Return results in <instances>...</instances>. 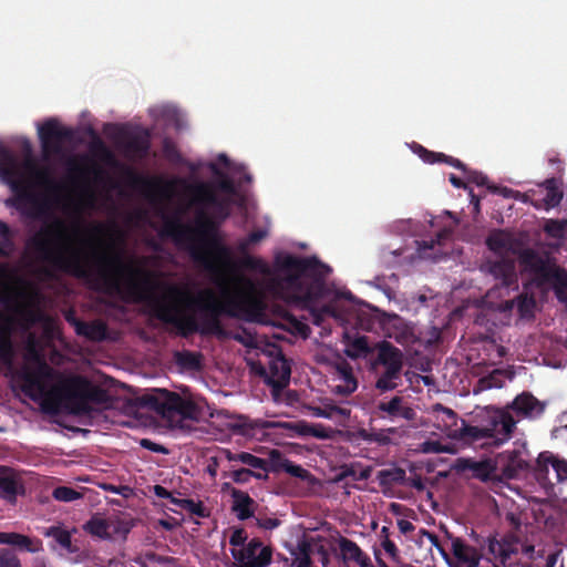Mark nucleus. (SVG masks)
I'll use <instances>...</instances> for the list:
<instances>
[{"mask_svg": "<svg viewBox=\"0 0 567 567\" xmlns=\"http://www.w3.org/2000/svg\"><path fill=\"white\" fill-rule=\"evenodd\" d=\"M63 220L54 217L25 240L27 255L35 262L42 265L39 274L48 279L55 277L56 272L71 275L83 279L100 291L110 295H127L143 299L151 288L150 274L125 262L120 254L109 255L93 252L92 267L86 256L80 249L63 245Z\"/></svg>", "mask_w": 567, "mask_h": 567, "instance_id": "obj_1", "label": "nucleus"}, {"mask_svg": "<svg viewBox=\"0 0 567 567\" xmlns=\"http://www.w3.org/2000/svg\"><path fill=\"white\" fill-rule=\"evenodd\" d=\"M248 291L236 289L231 292L226 286L221 288L223 300H218L210 289L202 290L196 297L176 286L168 288L173 301L154 299L153 316L163 323L173 326L179 336L187 338L194 333L203 336L223 333L221 316L245 320L256 319L262 311V302L251 293L254 284L247 278H239Z\"/></svg>", "mask_w": 567, "mask_h": 567, "instance_id": "obj_2", "label": "nucleus"}, {"mask_svg": "<svg viewBox=\"0 0 567 567\" xmlns=\"http://www.w3.org/2000/svg\"><path fill=\"white\" fill-rule=\"evenodd\" d=\"M240 266L270 276L268 288L272 295L290 306L311 311L316 324L326 316L337 317L333 303L315 307L328 293L326 279L331 272V268L316 256L279 254L271 271L262 259L245 255Z\"/></svg>", "mask_w": 567, "mask_h": 567, "instance_id": "obj_3", "label": "nucleus"}, {"mask_svg": "<svg viewBox=\"0 0 567 567\" xmlns=\"http://www.w3.org/2000/svg\"><path fill=\"white\" fill-rule=\"evenodd\" d=\"M19 378L22 392L33 401L41 400L43 411L50 413L56 412L59 399H64L75 414H87L92 411L91 403L105 405L111 400L106 390L81 375L66 378L50 390L49 384L56 378V372L40 359L34 368L23 367Z\"/></svg>", "mask_w": 567, "mask_h": 567, "instance_id": "obj_4", "label": "nucleus"}, {"mask_svg": "<svg viewBox=\"0 0 567 567\" xmlns=\"http://www.w3.org/2000/svg\"><path fill=\"white\" fill-rule=\"evenodd\" d=\"M195 225H183L178 219L166 221L165 229L178 244H184L193 261L216 279L224 277L231 264V251L220 239L223 221L208 210L195 207Z\"/></svg>", "mask_w": 567, "mask_h": 567, "instance_id": "obj_5", "label": "nucleus"}, {"mask_svg": "<svg viewBox=\"0 0 567 567\" xmlns=\"http://www.w3.org/2000/svg\"><path fill=\"white\" fill-rule=\"evenodd\" d=\"M0 178L14 194L11 205L23 216L35 220H44L50 216L51 202L48 195L34 192L35 187L47 190L58 187L49 166H39L30 178H25L19 168L17 155L0 144Z\"/></svg>", "mask_w": 567, "mask_h": 567, "instance_id": "obj_6", "label": "nucleus"}, {"mask_svg": "<svg viewBox=\"0 0 567 567\" xmlns=\"http://www.w3.org/2000/svg\"><path fill=\"white\" fill-rule=\"evenodd\" d=\"M140 402L168 421L194 420L198 412L197 405L190 399L167 389H152L140 398Z\"/></svg>", "mask_w": 567, "mask_h": 567, "instance_id": "obj_7", "label": "nucleus"}, {"mask_svg": "<svg viewBox=\"0 0 567 567\" xmlns=\"http://www.w3.org/2000/svg\"><path fill=\"white\" fill-rule=\"evenodd\" d=\"M524 265L535 275L538 286L549 285L553 287L558 300L565 301L567 296V271L556 265L555 261L538 256L533 250H527L522 256Z\"/></svg>", "mask_w": 567, "mask_h": 567, "instance_id": "obj_8", "label": "nucleus"}, {"mask_svg": "<svg viewBox=\"0 0 567 567\" xmlns=\"http://www.w3.org/2000/svg\"><path fill=\"white\" fill-rule=\"evenodd\" d=\"M377 358L372 362V368L378 365L384 368L383 373L377 379L375 388L381 392L392 391L398 388L401 381L403 369V352L386 340L375 343Z\"/></svg>", "mask_w": 567, "mask_h": 567, "instance_id": "obj_9", "label": "nucleus"}, {"mask_svg": "<svg viewBox=\"0 0 567 567\" xmlns=\"http://www.w3.org/2000/svg\"><path fill=\"white\" fill-rule=\"evenodd\" d=\"M177 182L184 185L186 193L190 196L192 206L206 210L212 208L209 214L219 221H224L230 216V198L218 196L213 183L196 182L188 184L184 179Z\"/></svg>", "mask_w": 567, "mask_h": 567, "instance_id": "obj_10", "label": "nucleus"}, {"mask_svg": "<svg viewBox=\"0 0 567 567\" xmlns=\"http://www.w3.org/2000/svg\"><path fill=\"white\" fill-rule=\"evenodd\" d=\"M38 135L44 161L62 155L64 143L74 140L73 128L61 125L55 118H49L41 124L38 127Z\"/></svg>", "mask_w": 567, "mask_h": 567, "instance_id": "obj_11", "label": "nucleus"}, {"mask_svg": "<svg viewBox=\"0 0 567 567\" xmlns=\"http://www.w3.org/2000/svg\"><path fill=\"white\" fill-rule=\"evenodd\" d=\"M491 447H499L507 442L516 427V421L512 414L504 410H495L489 413L481 424Z\"/></svg>", "mask_w": 567, "mask_h": 567, "instance_id": "obj_12", "label": "nucleus"}, {"mask_svg": "<svg viewBox=\"0 0 567 567\" xmlns=\"http://www.w3.org/2000/svg\"><path fill=\"white\" fill-rule=\"evenodd\" d=\"M260 375H265V382L271 388L274 396H278L280 392L288 386L291 375V367L289 361L282 354L280 348L275 347L270 352L268 372L262 368L260 370Z\"/></svg>", "mask_w": 567, "mask_h": 567, "instance_id": "obj_13", "label": "nucleus"}, {"mask_svg": "<svg viewBox=\"0 0 567 567\" xmlns=\"http://www.w3.org/2000/svg\"><path fill=\"white\" fill-rule=\"evenodd\" d=\"M231 556L238 567H268L272 561V549L255 537L243 548H231Z\"/></svg>", "mask_w": 567, "mask_h": 567, "instance_id": "obj_14", "label": "nucleus"}, {"mask_svg": "<svg viewBox=\"0 0 567 567\" xmlns=\"http://www.w3.org/2000/svg\"><path fill=\"white\" fill-rule=\"evenodd\" d=\"M231 431L236 434L264 441L268 436L267 430L276 427L291 429L292 425L284 422L268 421L261 419H250L246 415H238L229 424Z\"/></svg>", "mask_w": 567, "mask_h": 567, "instance_id": "obj_15", "label": "nucleus"}, {"mask_svg": "<svg viewBox=\"0 0 567 567\" xmlns=\"http://www.w3.org/2000/svg\"><path fill=\"white\" fill-rule=\"evenodd\" d=\"M549 467L553 468L558 483L567 482V461L545 451L538 455L534 467L535 477L540 484L553 485V480L549 477Z\"/></svg>", "mask_w": 567, "mask_h": 567, "instance_id": "obj_16", "label": "nucleus"}, {"mask_svg": "<svg viewBox=\"0 0 567 567\" xmlns=\"http://www.w3.org/2000/svg\"><path fill=\"white\" fill-rule=\"evenodd\" d=\"M117 145L126 157L143 159L148 155L151 148L150 134L147 131L132 134L120 130Z\"/></svg>", "mask_w": 567, "mask_h": 567, "instance_id": "obj_17", "label": "nucleus"}, {"mask_svg": "<svg viewBox=\"0 0 567 567\" xmlns=\"http://www.w3.org/2000/svg\"><path fill=\"white\" fill-rule=\"evenodd\" d=\"M382 328L388 338L401 346H410L416 340L413 327L399 315H386L382 320Z\"/></svg>", "mask_w": 567, "mask_h": 567, "instance_id": "obj_18", "label": "nucleus"}, {"mask_svg": "<svg viewBox=\"0 0 567 567\" xmlns=\"http://www.w3.org/2000/svg\"><path fill=\"white\" fill-rule=\"evenodd\" d=\"M485 545L488 554L503 566L511 564L512 556L518 553V539L514 535H506L502 539H497L496 536L491 535L486 538L482 547Z\"/></svg>", "mask_w": 567, "mask_h": 567, "instance_id": "obj_19", "label": "nucleus"}, {"mask_svg": "<svg viewBox=\"0 0 567 567\" xmlns=\"http://www.w3.org/2000/svg\"><path fill=\"white\" fill-rule=\"evenodd\" d=\"M496 470L507 480L519 476L522 472L528 468V463L522 457L520 450L505 451L499 453L495 460Z\"/></svg>", "mask_w": 567, "mask_h": 567, "instance_id": "obj_20", "label": "nucleus"}, {"mask_svg": "<svg viewBox=\"0 0 567 567\" xmlns=\"http://www.w3.org/2000/svg\"><path fill=\"white\" fill-rule=\"evenodd\" d=\"M66 321L74 328L78 336L94 342L104 341L107 338V326L102 320L83 321L73 315H68Z\"/></svg>", "mask_w": 567, "mask_h": 567, "instance_id": "obj_21", "label": "nucleus"}, {"mask_svg": "<svg viewBox=\"0 0 567 567\" xmlns=\"http://www.w3.org/2000/svg\"><path fill=\"white\" fill-rule=\"evenodd\" d=\"M23 494L24 486L16 472L8 466L0 465V499L16 504L18 495Z\"/></svg>", "mask_w": 567, "mask_h": 567, "instance_id": "obj_22", "label": "nucleus"}, {"mask_svg": "<svg viewBox=\"0 0 567 567\" xmlns=\"http://www.w3.org/2000/svg\"><path fill=\"white\" fill-rule=\"evenodd\" d=\"M488 272L506 289H518V277L515 264L509 259H501L488 265ZM498 286V284L496 285Z\"/></svg>", "mask_w": 567, "mask_h": 567, "instance_id": "obj_23", "label": "nucleus"}, {"mask_svg": "<svg viewBox=\"0 0 567 567\" xmlns=\"http://www.w3.org/2000/svg\"><path fill=\"white\" fill-rule=\"evenodd\" d=\"M481 425L467 424L461 420L460 429L450 431V437L473 446L492 449Z\"/></svg>", "mask_w": 567, "mask_h": 567, "instance_id": "obj_24", "label": "nucleus"}, {"mask_svg": "<svg viewBox=\"0 0 567 567\" xmlns=\"http://www.w3.org/2000/svg\"><path fill=\"white\" fill-rule=\"evenodd\" d=\"M509 408L518 415L537 417L543 414L545 403L537 400L532 393L523 392L514 399Z\"/></svg>", "mask_w": 567, "mask_h": 567, "instance_id": "obj_25", "label": "nucleus"}, {"mask_svg": "<svg viewBox=\"0 0 567 567\" xmlns=\"http://www.w3.org/2000/svg\"><path fill=\"white\" fill-rule=\"evenodd\" d=\"M452 540V553L462 567H478L481 554L473 546L467 545L460 537H450Z\"/></svg>", "mask_w": 567, "mask_h": 567, "instance_id": "obj_26", "label": "nucleus"}, {"mask_svg": "<svg viewBox=\"0 0 567 567\" xmlns=\"http://www.w3.org/2000/svg\"><path fill=\"white\" fill-rule=\"evenodd\" d=\"M343 343L346 346V355L352 360L367 358L369 354L375 351V344L371 347L369 344V337L367 336L351 337L346 332L343 336Z\"/></svg>", "mask_w": 567, "mask_h": 567, "instance_id": "obj_27", "label": "nucleus"}, {"mask_svg": "<svg viewBox=\"0 0 567 567\" xmlns=\"http://www.w3.org/2000/svg\"><path fill=\"white\" fill-rule=\"evenodd\" d=\"M341 557L344 561H352L360 567L371 566L370 558L361 550L353 540L340 536L338 539Z\"/></svg>", "mask_w": 567, "mask_h": 567, "instance_id": "obj_28", "label": "nucleus"}, {"mask_svg": "<svg viewBox=\"0 0 567 567\" xmlns=\"http://www.w3.org/2000/svg\"><path fill=\"white\" fill-rule=\"evenodd\" d=\"M231 509L240 520L250 518L254 515L255 501L248 493L234 488L231 491Z\"/></svg>", "mask_w": 567, "mask_h": 567, "instance_id": "obj_29", "label": "nucleus"}, {"mask_svg": "<svg viewBox=\"0 0 567 567\" xmlns=\"http://www.w3.org/2000/svg\"><path fill=\"white\" fill-rule=\"evenodd\" d=\"M463 470L470 471L474 478H477L482 482H488L493 480L497 471L495 462H492L491 460H483L478 462L465 460Z\"/></svg>", "mask_w": 567, "mask_h": 567, "instance_id": "obj_30", "label": "nucleus"}, {"mask_svg": "<svg viewBox=\"0 0 567 567\" xmlns=\"http://www.w3.org/2000/svg\"><path fill=\"white\" fill-rule=\"evenodd\" d=\"M91 142L89 144L90 154L99 158L105 164L114 165L115 164V155L109 148V146L104 143V141L100 137V135L93 130L90 128Z\"/></svg>", "mask_w": 567, "mask_h": 567, "instance_id": "obj_31", "label": "nucleus"}, {"mask_svg": "<svg viewBox=\"0 0 567 567\" xmlns=\"http://www.w3.org/2000/svg\"><path fill=\"white\" fill-rule=\"evenodd\" d=\"M0 544L13 546L22 551L35 553L39 542H34L31 537L19 533L0 532Z\"/></svg>", "mask_w": 567, "mask_h": 567, "instance_id": "obj_32", "label": "nucleus"}, {"mask_svg": "<svg viewBox=\"0 0 567 567\" xmlns=\"http://www.w3.org/2000/svg\"><path fill=\"white\" fill-rule=\"evenodd\" d=\"M433 412L435 413L436 420L441 422L440 427L450 437V431L458 430L461 420L456 412L452 409L442 405L441 403H436L433 406Z\"/></svg>", "mask_w": 567, "mask_h": 567, "instance_id": "obj_33", "label": "nucleus"}, {"mask_svg": "<svg viewBox=\"0 0 567 567\" xmlns=\"http://www.w3.org/2000/svg\"><path fill=\"white\" fill-rule=\"evenodd\" d=\"M545 196L540 199V203L535 202L534 206L536 208H544L549 210L550 208H554L560 204L563 199V192L557 186L555 178H550L545 182Z\"/></svg>", "mask_w": 567, "mask_h": 567, "instance_id": "obj_34", "label": "nucleus"}, {"mask_svg": "<svg viewBox=\"0 0 567 567\" xmlns=\"http://www.w3.org/2000/svg\"><path fill=\"white\" fill-rule=\"evenodd\" d=\"M226 457L229 462H240L247 466L255 470H261L260 473H268V461L260 458L248 452L233 453L230 451H226Z\"/></svg>", "mask_w": 567, "mask_h": 567, "instance_id": "obj_35", "label": "nucleus"}, {"mask_svg": "<svg viewBox=\"0 0 567 567\" xmlns=\"http://www.w3.org/2000/svg\"><path fill=\"white\" fill-rule=\"evenodd\" d=\"M419 155L421 158H423L427 163H435V162H443L446 163L455 168H458L463 171L464 173L467 171V167L464 163H462L460 159L449 156L444 153H435L427 151L423 146L419 145Z\"/></svg>", "mask_w": 567, "mask_h": 567, "instance_id": "obj_36", "label": "nucleus"}, {"mask_svg": "<svg viewBox=\"0 0 567 567\" xmlns=\"http://www.w3.org/2000/svg\"><path fill=\"white\" fill-rule=\"evenodd\" d=\"M516 308L523 319H532L535 315L536 299L533 295L522 292L516 297Z\"/></svg>", "mask_w": 567, "mask_h": 567, "instance_id": "obj_37", "label": "nucleus"}, {"mask_svg": "<svg viewBox=\"0 0 567 567\" xmlns=\"http://www.w3.org/2000/svg\"><path fill=\"white\" fill-rule=\"evenodd\" d=\"M110 524L106 519L100 518V517H92L86 524H85V530L90 533L93 536H97L102 539H109L111 538L110 534Z\"/></svg>", "mask_w": 567, "mask_h": 567, "instance_id": "obj_38", "label": "nucleus"}, {"mask_svg": "<svg viewBox=\"0 0 567 567\" xmlns=\"http://www.w3.org/2000/svg\"><path fill=\"white\" fill-rule=\"evenodd\" d=\"M212 171L217 177V182L214 185L215 190L218 189L229 196L236 194V187L231 178H229L224 172L217 168L216 165H212Z\"/></svg>", "mask_w": 567, "mask_h": 567, "instance_id": "obj_39", "label": "nucleus"}, {"mask_svg": "<svg viewBox=\"0 0 567 567\" xmlns=\"http://www.w3.org/2000/svg\"><path fill=\"white\" fill-rule=\"evenodd\" d=\"M22 151L24 154V159L21 164L19 163V168H23L30 177L40 165L33 156L32 145L29 140H23Z\"/></svg>", "mask_w": 567, "mask_h": 567, "instance_id": "obj_40", "label": "nucleus"}, {"mask_svg": "<svg viewBox=\"0 0 567 567\" xmlns=\"http://www.w3.org/2000/svg\"><path fill=\"white\" fill-rule=\"evenodd\" d=\"M351 411L347 408H341L334 404H323V406L316 409V415L324 419H333L336 416H341L343 419H348L350 416Z\"/></svg>", "mask_w": 567, "mask_h": 567, "instance_id": "obj_41", "label": "nucleus"}, {"mask_svg": "<svg viewBox=\"0 0 567 567\" xmlns=\"http://www.w3.org/2000/svg\"><path fill=\"white\" fill-rule=\"evenodd\" d=\"M486 245L492 251L499 252L509 247V239L504 231L497 230L488 235Z\"/></svg>", "mask_w": 567, "mask_h": 567, "instance_id": "obj_42", "label": "nucleus"}, {"mask_svg": "<svg viewBox=\"0 0 567 567\" xmlns=\"http://www.w3.org/2000/svg\"><path fill=\"white\" fill-rule=\"evenodd\" d=\"M311 546L307 542L298 544V553L295 554L291 567H310L311 566Z\"/></svg>", "mask_w": 567, "mask_h": 567, "instance_id": "obj_43", "label": "nucleus"}, {"mask_svg": "<svg viewBox=\"0 0 567 567\" xmlns=\"http://www.w3.org/2000/svg\"><path fill=\"white\" fill-rule=\"evenodd\" d=\"M378 478L382 485L401 483L405 478V471L400 467L382 470L379 472Z\"/></svg>", "mask_w": 567, "mask_h": 567, "instance_id": "obj_44", "label": "nucleus"}, {"mask_svg": "<svg viewBox=\"0 0 567 567\" xmlns=\"http://www.w3.org/2000/svg\"><path fill=\"white\" fill-rule=\"evenodd\" d=\"M52 496L55 501L70 503L82 498L83 495L81 492L76 491L73 487L58 486L53 489Z\"/></svg>", "mask_w": 567, "mask_h": 567, "instance_id": "obj_45", "label": "nucleus"}, {"mask_svg": "<svg viewBox=\"0 0 567 567\" xmlns=\"http://www.w3.org/2000/svg\"><path fill=\"white\" fill-rule=\"evenodd\" d=\"M567 229V219H548L544 225L545 233L556 239L564 237Z\"/></svg>", "mask_w": 567, "mask_h": 567, "instance_id": "obj_46", "label": "nucleus"}, {"mask_svg": "<svg viewBox=\"0 0 567 567\" xmlns=\"http://www.w3.org/2000/svg\"><path fill=\"white\" fill-rule=\"evenodd\" d=\"M230 477L237 484H245L249 482L251 477H255L257 480H266L268 475L266 473L254 472L250 468L241 467L238 470H234L230 474Z\"/></svg>", "mask_w": 567, "mask_h": 567, "instance_id": "obj_47", "label": "nucleus"}, {"mask_svg": "<svg viewBox=\"0 0 567 567\" xmlns=\"http://www.w3.org/2000/svg\"><path fill=\"white\" fill-rule=\"evenodd\" d=\"M176 362L187 369H198L200 367L199 355L192 351L176 352Z\"/></svg>", "mask_w": 567, "mask_h": 567, "instance_id": "obj_48", "label": "nucleus"}, {"mask_svg": "<svg viewBox=\"0 0 567 567\" xmlns=\"http://www.w3.org/2000/svg\"><path fill=\"white\" fill-rule=\"evenodd\" d=\"M45 535L53 537L55 542L65 549H70L72 545L71 534L61 527L52 526L48 529Z\"/></svg>", "mask_w": 567, "mask_h": 567, "instance_id": "obj_49", "label": "nucleus"}, {"mask_svg": "<svg viewBox=\"0 0 567 567\" xmlns=\"http://www.w3.org/2000/svg\"><path fill=\"white\" fill-rule=\"evenodd\" d=\"M404 400L402 396H393L389 402H380L378 409L385 412L391 417H398L403 406Z\"/></svg>", "mask_w": 567, "mask_h": 567, "instance_id": "obj_50", "label": "nucleus"}, {"mask_svg": "<svg viewBox=\"0 0 567 567\" xmlns=\"http://www.w3.org/2000/svg\"><path fill=\"white\" fill-rule=\"evenodd\" d=\"M267 231L264 229H257L251 231L246 238L240 239L237 244V248L240 252L245 254L251 245H255L266 238Z\"/></svg>", "mask_w": 567, "mask_h": 567, "instance_id": "obj_51", "label": "nucleus"}, {"mask_svg": "<svg viewBox=\"0 0 567 567\" xmlns=\"http://www.w3.org/2000/svg\"><path fill=\"white\" fill-rule=\"evenodd\" d=\"M183 509L188 512L192 515H195L200 518H205L209 515L208 511L204 506L203 502H195L192 498H184L182 501Z\"/></svg>", "mask_w": 567, "mask_h": 567, "instance_id": "obj_52", "label": "nucleus"}, {"mask_svg": "<svg viewBox=\"0 0 567 567\" xmlns=\"http://www.w3.org/2000/svg\"><path fill=\"white\" fill-rule=\"evenodd\" d=\"M284 471L289 475L300 478L302 481H308L311 477V473L308 470L303 468L301 465L291 462L290 460L285 461Z\"/></svg>", "mask_w": 567, "mask_h": 567, "instance_id": "obj_53", "label": "nucleus"}, {"mask_svg": "<svg viewBox=\"0 0 567 567\" xmlns=\"http://www.w3.org/2000/svg\"><path fill=\"white\" fill-rule=\"evenodd\" d=\"M12 279V271L7 264H0V286L3 290L0 291V302L4 303L8 299L9 286L7 282Z\"/></svg>", "mask_w": 567, "mask_h": 567, "instance_id": "obj_54", "label": "nucleus"}, {"mask_svg": "<svg viewBox=\"0 0 567 567\" xmlns=\"http://www.w3.org/2000/svg\"><path fill=\"white\" fill-rule=\"evenodd\" d=\"M13 358V346L9 336H2L0 339V362L11 364Z\"/></svg>", "mask_w": 567, "mask_h": 567, "instance_id": "obj_55", "label": "nucleus"}, {"mask_svg": "<svg viewBox=\"0 0 567 567\" xmlns=\"http://www.w3.org/2000/svg\"><path fill=\"white\" fill-rule=\"evenodd\" d=\"M358 434H359V437H361L363 441H367V442H375V443L383 444V445L388 444L390 442V437L382 432L368 431V430L361 429L358 432Z\"/></svg>", "mask_w": 567, "mask_h": 567, "instance_id": "obj_56", "label": "nucleus"}, {"mask_svg": "<svg viewBox=\"0 0 567 567\" xmlns=\"http://www.w3.org/2000/svg\"><path fill=\"white\" fill-rule=\"evenodd\" d=\"M422 451L424 453L439 454V453H453L454 450L450 445L443 444L440 441L430 440V441H425L422 444Z\"/></svg>", "mask_w": 567, "mask_h": 567, "instance_id": "obj_57", "label": "nucleus"}, {"mask_svg": "<svg viewBox=\"0 0 567 567\" xmlns=\"http://www.w3.org/2000/svg\"><path fill=\"white\" fill-rule=\"evenodd\" d=\"M0 567H21L20 560L11 549L0 550Z\"/></svg>", "mask_w": 567, "mask_h": 567, "instance_id": "obj_58", "label": "nucleus"}, {"mask_svg": "<svg viewBox=\"0 0 567 567\" xmlns=\"http://www.w3.org/2000/svg\"><path fill=\"white\" fill-rule=\"evenodd\" d=\"M270 464L268 463V472H279L284 471L285 461H289L284 457L279 450H271L270 454Z\"/></svg>", "mask_w": 567, "mask_h": 567, "instance_id": "obj_59", "label": "nucleus"}, {"mask_svg": "<svg viewBox=\"0 0 567 567\" xmlns=\"http://www.w3.org/2000/svg\"><path fill=\"white\" fill-rule=\"evenodd\" d=\"M247 538V533L244 528H236L229 537V544L233 548H243L248 543Z\"/></svg>", "mask_w": 567, "mask_h": 567, "instance_id": "obj_60", "label": "nucleus"}, {"mask_svg": "<svg viewBox=\"0 0 567 567\" xmlns=\"http://www.w3.org/2000/svg\"><path fill=\"white\" fill-rule=\"evenodd\" d=\"M465 175H466V179L468 183H473V184H476L477 186H486V187L489 185L487 176L481 172L467 169L465 172Z\"/></svg>", "mask_w": 567, "mask_h": 567, "instance_id": "obj_61", "label": "nucleus"}, {"mask_svg": "<svg viewBox=\"0 0 567 567\" xmlns=\"http://www.w3.org/2000/svg\"><path fill=\"white\" fill-rule=\"evenodd\" d=\"M445 238H446V234L442 231V233L437 234L436 239L417 241L420 254H425L426 250L433 249L435 247V245H440L441 240H443Z\"/></svg>", "mask_w": 567, "mask_h": 567, "instance_id": "obj_62", "label": "nucleus"}, {"mask_svg": "<svg viewBox=\"0 0 567 567\" xmlns=\"http://www.w3.org/2000/svg\"><path fill=\"white\" fill-rule=\"evenodd\" d=\"M421 533L423 536H425L429 539L431 545L433 547H435L446 560H449V554L445 551L444 547L442 546L437 535H435L434 533L429 532L426 529H422Z\"/></svg>", "mask_w": 567, "mask_h": 567, "instance_id": "obj_63", "label": "nucleus"}, {"mask_svg": "<svg viewBox=\"0 0 567 567\" xmlns=\"http://www.w3.org/2000/svg\"><path fill=\"white\" fill-rule=\"evenodd\" d=\"M140 445L151 452L159 453V454H168L169 451L164 445L153 442L150 439H142L140 441Z\"/></svg>", "mask_w": 567, "mask_h": 567, "instance_id": "obj_64", "label": "nucleus"}]
</instances>
